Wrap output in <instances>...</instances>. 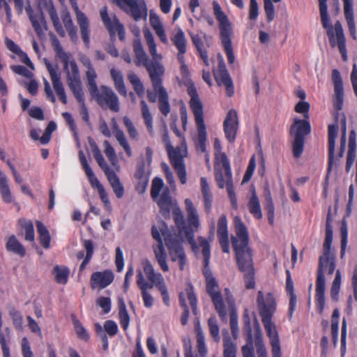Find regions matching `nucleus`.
<instances>
[{
  "instance_id": "nucleus-1",
  "label": "nucleus",
  "mask_w": 357,
  "mask_h": 357,
  "mask_svg": "<svg viewBox=\"0 0 357 357\" xmlns=\"http://www.w3.org/2000/svg\"><path fill=\"white\" fill-rule=\"evenodd\" d=\"M144 38L151 56V61L146 54L142 44L139 38L133 42V50L136 57V65L143 66L149 73L153 89L159 96V109L165 115L170 112L169 96L166 89L162 86V77L165 74V67L162 64V55L157 52V46L152 33L146 29L144 31Z\"/></svg>"
},
{
  "instance_id": "nucleus-2",
  "label": "nucleus",
  "mask_w": 357,
  "mask_h": 357,
  "mask_svg": "<svg viewBox=\"0 0 357 357\" xmlns=\"http://www.w3.org/2000/svg\"><path fill=\"white\" fill-rule=\"evenodd\" d=\"M79 61L86 68V79L87 82V88L91 97L103 109H110L112 112H118L119 111V100L117 95L112 88L101 85L98 89L96 79L98 75L91 63L90 59L84 55H79Z\"/></svg>"
},
{
  "instance_id": "nucleus-3",
  "label": "nucleus",
  "mask_w": 357,
  "mask_h": 357,
  "mask_svg": "<svg viewBox=\"0 0 357 357\" xmlns=\"http://www.w3.org/2000/svg\"><path fill=\"white\" fill-rule=\"evenodd\" d=\"M328 0H319V7L320 11L321 20L322 26L327 30V35L329 38V42L332 47L335 45V38L337 40V45L338 48L344 50V36L343 32V28L341 23L337 21L335 24V28L333 29L330 22V18L328 15Z\"/></svg>"
},
{
  "instance_id": "nucleus-4",
  "label": "nucleus",
  "mask_w": 357,
  "mask_h": 357,
  "mask_svg": "<svg viewBox=\"0 0 357 357\" xmlns=\"http://www.w3.org/2000/svg\"><path fill=\"white\" fill-rule=\"evenodd\" d=\"M335 268V258L333 255L321 256L319 260V268L316 282V300L318 307L321 311L324 307L325 278L324 271L332 275Z\"/></svg>"
},
{
  "instance_id": "nucleus-5",
  "label": "nucleus",
  "mask_w": 357,
  "mask_h": 357,
  "mask_svg": "<svg viewBox=\"0 0 357 357\" xmlns=\"http://www.w3.org/2000/svg\"><path fill=\"white\" fill-rule=\"evenodd\" d=\"M152 236L158 244L153 248L155 259L160 268L164 272H168L169 268L167 263V255L163 245L162 238L165 242V236H169V229L163 221H158L152 227Z\"/></svg>"
},
{
  "instance_id": "nucleus-6",
  "label": "nucleus",
  "mask_w": 357,
  "mask_h": 357,
  "mask_svg": "<svg viewBox=\"0 0 357 357\" xmlns=\"http://www.w3.org/2000/svg\"><path fill=\"white\" fill-rule=\"evenodd\" d=\"M51 43L56 56L59 58L63 66V70L66 75V81L80 78V73L76 61L70 53L64 51L60 41L55 36L50 37Z\"/></svg>"
},
{
  "instance_id": "nucleus-7",
  "label": "nucleus",
  "mask_w": 357,
  "mask_h": 357,
  "mask_svg": "<svg viewBox=\"0 0 357 357\" xmlns=\"http://www.w3.org/2000/svg\"><path fill=\"white\" fill-rule=\"evenodd\" d=\"M310 124L308 121L294 119L290 128V135L294 137L293 154L295 158H298L302 154L305 137L310 132Z\"/></svg>"
},
{
  "instance_id": "nucleus-8",
  "label": "nucleus",
  "mask_w": 357,
  "mask_h": 357,
  "mask_svg": "<svg viewBox=\"0 0 357 357\" xmlns=\"http://www.w3.org/2000/svg\"><path fill=\"white\" fill-rule=\"evenodd\" d=\"M206 291L209 294L219 317L227 321V309L216 280L211 275H206Z\"/></svg>"
},
{
  "instance_id": "nucleus-9",
  "label": "nucleus",
  "mask_w": 357,
  "mask_h": 357,
  "mask_svg": "<svg viewBox=\"0 0 357 357\" xmlns=\"http://www.w3.org/2000/svg\"><path fill=\"white\" fill-rule=\"evenodd\" d=\"M167 153L171 165L175 169L181 183L185 184L187 177L183 159L187 155L186 146H178L175 149L173 146H169L167 148Z\"/></svg>"
},
{
  "instance_id": "nucleus-10",
  "label": "nucleus",
  "mask_w": 357,
  "mask_h": 357,
  "mask_svg": "<svg viewBox=\"0 0 357 357\" xmlns=\"http://www.w3.org/2000/svg\"><path fill=\"white\" fill-rule=\"evenodd\" d=\"M185 211L187 213L188 227L183 231L189 243L193 247L196 246L194 238V233L199 227V219L197 211L193 205L192 200L189 198L185 199Z\"/></svg>"
},
{
  "instance_id": "nucleus-11",
  "label": "nucleus",
  "mask_w": 357,
  "mask_h": 357,
  "mask_svg": "<svg viewBox=\"0 0 357 357\" xmlns=\"http://www.w3.org/2000/svg\"><path fill=\"white\" fill-rule=\"evenodd\" d=\"M144 273L146 276L149 282L155 284V287L161 293L162 300L165 305H169V297L168 295L167 288L166 287L164 278L159 272H156L148 259H145L142 262Z\"/></svg>"
},
{
  "instance_id": "nucleus-12",
  "label": "nucleus",
  "mask_w": 357,
  "mask_h": 357,
  "mask_svg": "<svg viewBox=\"0 0 357 357\" xmlns=\"http://www.w3.org/2000/svg\"><path fill=\"white\" fill-rule=\"evenodd\" d=\"M165 245L169 250L172 261H178L180 270H183L186 262L183 248L177 236L175 234H172L169 231V236H165Z\"/></svg>"
},
{
  "instance_id": "nucleus-13",
  "label": "nucleus",
  "mask_w": 357,
  "mask_h": 357,
  "mask_svg": "<svg viewBox=\"0 0 357 357\" xmlns=\"http://www.w3.org/2000/svg\"><path fill=\"white\" fill-rule=\"evenodd\" d=\"M257 303L261 320L273 319V316L276 310L277 304L272 294H264L261 291H259Z\"/></svg>"
},
{
  "instance_id": "nucleus-14",
  "label": "nucleus",
  "mask_w": 357,
  "mask_h": 357,
  "mask_svg": "<svg viewBox=\"0 0 357 357\" xmlns=\"http://www.w3.org/2000/svg\"><path fill=\"white\" fill-rule=\"evenodd\" d=\"M234 250L239 270L241 272L254 271L252 250L250 247L248 245L239 246L235 243Z\"/></svg>"
},
{
  "instance_id": "nucleus-15",
  "label": "nucleus",
  "mask_w": 357,
  "mask_h": 357,
  "mask_svg": "<svg viewBox=\"0 0 357 357\" xmlns=\"http://www.w3.org/2000/svg\"><path fill=\"white\" fill-rule=\"evenodd\" d=\"M266 335L270 340L273 357H281V347L279 334L272 319L261 320Z\"/></svg>"
},
{
  "instance_id": "nucleus-16",
  "label": "nucleus",
  "mask_w": 357,
  "mask_h": 357,
  "mask_svg": "<svg viewBox=\"0 0 357 357\" xmlns=\"http://www.w3.org/2000/svg\"><path fill=\"white\" fill-rule=\"evenodd\" d=\"M25 10L38 36H43L44 35V30H47V22L43 11L40 10H33L30 3L25 7Z\"/></svg>"
},
{
  "instance_id": "nucleus-17",
  "label": "nucleus",
  "mask_w": 357,
  "mask_h": 357,
  "mask_svg": "<svg viewBox=\"0 0 357 357\" xmlns=\"http://www.w3.org/2000/svg\"><path fill=\"white\" fill-rule=\"evenodd\" d=\"M46 68L50 73L51 81L54 90L56 95L59 96L60 100L63 103H67V96L66 94L63 84L61 81V73L58 72L57 69L52 66V65L48 61H45Z\"/></svg>"
},
{
  "instance_id": "nucleus-18",
  "label": "nucleus",
  "mask_w": 357,
  "mask_h": 357,
  "mask_svg": "<svg viewBox=\"0 0 357 357\" xmlns=\"http://www.w3.org/2000/svg\"><path fill=\"white\" fill-rule=\"evenodd\" d=\"M224 132L226 138L229 142H234L236 139L238 128V119L235 109H230L223 123Z\"/></svg>"
},
{
  "instance_id": "nucleus-19",
  "label": "nucleus",
  "mask_w": 357,
  "mask_h": 357,
  "mask_svg": "<svg viewBox=\"0 0 357 357\" xmlns=\"http://www.w3.org/2000/svg\"><path fill=\"white\" fill-rule=\"evenodd\" d=\"M37 1L39 8L38 10H42L43 9H45L48 12L55 31L61 37H65L66 32L60 23L56 10L53 5L52 0H37Z\"/></svg>"
},
{
  "instance_id": "nucleus-20",
  "label": "nucleus",
  "mask_w": 357,
  "mask_h": 357,
  "mask_svg": "<svg viewBox=\"0 0 357 357\" xmlns=\"http://www.w3.org/2000/svg\"><path fill=\"white\" fill-rule=\"evenodd\" d=\"M136 282L142 291V296L143 298L144 306L149 308L153 306V298L148 292V289H151L155 287L153 282H149L145 280L143 272L141 270L137 271Z\"/></svg>"
},
{
  "instance_id": "nucleus-21",
  "label": "nucleus",
  "mask_w": 357,
  "mask_h": 357,
  "mask_svg": "<svg viewBox=\"0 0 357 357\" xmlns=\"http://www.w3.org/2000/svg\"><path fill=\"white\" fill-rule=\"evenodd\" d=\"M234 223L236 236L231 237L233 248L235 247V243L239 246L248 245L249 234L245 224L238 216L234 218Z\"/></svg>"
},
{
  "instance_id": "nucleus-22",
  "label": "nucleus",
  "mask_w": 357,
  "mask_h": 357,
  "mask_svg": "<svg viewBox=\"0 0 357 357\" xmlns=\"http://www.w3.org/2000/svg\"><path fill=\"white\" fill-rule=\"evenodd\" d=\"M213 75L218 84L225 86L228 96H233L234 93V84L226 66L218 67L217 69L213 71Z\"/></svg>"
},
{
  "instance_id": "nucleus-23",
  "label": "nucleus",
  "mask_w": 357,
  "mask_h": 357,
  "mask_svg": "<svg viewBox=\"0 0 357 357\" xmlns=\"http://www.w3.org/2000/svg\"><path fill=\"white\" fill-rule=\"evenodd\" d=\"M116 3L135 20L138 21L142 17L143 10L137 0H117Z\"/></svg>"
},
{
  "instance_id": "nucleus-24",
  "label": "nucleus",
  "mask_w": 357,
  "mask_h": 357,
  "mask_svg": "<svg viewBox=\"0 0 357 357\" xmlns=\"http://www.w3.org/2000/svg\"><path fill=\"white\" fill-rule=\"evenodd\" d=\"M218 237L224 252H229V242L227 229V220L225 215H221L218 221Z\"/></svg>"
},
{
  "instance_id": "nucleus-25",
  "label": "nucleus",
  "mask_w": 357,
  "mask_h": 357,
  "mask_svg": "<svg viewBox=\"0 0 357 357\" xmlns=\"http://www.w3.org/2000/svg\"><path fill=\"white\" fill-rule=\"evenodd\" d=\"M153 200L157 202L162 215L169 214L170 211L176 206V203L170 195L169 189L167 187L162 190L160 196L159 195L158 198Z\"/></svg>"
},
{
  "instance_id": "nucleus-26",
  "label": "nucleus",
  "mask_w": 357,
  "mask_h": 357,
  "mask_svg": "<svg viewBox=\"0 0 357 357\" xmlns=\"http://www.w3.org/2000/svg\"><path fill=\"white\" fill-rule=\"evenodd\" d=\"M213 13L219 22L220 36L226 33H232V28L227 16L222 11L220 4L214 1L213 2Z\"/></svg>"
},
{
  "instance_id": "nucleus-27",
  "label": "nucleus",
  "mask_w": 357,
  "mask_h": 357,
  "mask_svg": "<svg viewBox=\"0 0 357 357\" xmlns=\"http://www.w3.org/2000/svg\"><path fill=\"white\" fill-rule=\"evenodd\" d=\"M114 275L110 271H105L103 272H95L91 278V285L93 289H103L112 282Z\"/></svg>"
},
{
  "instance_id": "nucleus-28",
  "label": "nucleus",
  "mask_w": 357,
  "mask_h": 357,
  "mask_svg": "<svg viewBox=\"0 0 357 357\" xmlns=\"http://www.w3.org/2000/svg\"><path fill=\"white\" fill-rule=\"evenodd\" d=\"M75 13L76 15L77 24L80 29L82 38L86 47H89L90 43V29L89 20L84 13L81 12L79 10H75Z\"/></svg>"
},
{
  "instance_id": "nucleus-29",
  "label": "nucleus",
  "mask_w": 357,
  "mask_h": 357,
  "mask_svg": "<svg viewBox=\"0 0 357 357\" xmlns=\"http://www.w3.org/2000/svg\"><path fill=\"white\" fill-rule=\"evenodd\" d=\"M100 15L105 27L109 31V33L112 36L115 35L116 29L121 24L116 15H112V16H109L107 13V9L106 7H102L100 9Z\"/></svg>"
},
{
  "instance_id": "nucleus-30",
  "label": "nucleus",
  "mask_w": 357,
  "mask_h": 357,
  "mask_svg": "<svg viewBox=\"0 0 357 357\" xmlns=\"http://www.w3.org/2000/svg\"><path fill=\"white\" fill-rule=\"evenodd\" d=\"M190 107L195 116L197 126H205L204 120L203 105L199 98L190 100Z\"/></svg>"
},
{
  "instance_id": "nucleus-31",
  "label": "nucleus",
  "mask_w": 357,
  "mask_h": 357,
  "mask_svg": "<svg viewBox=\"0 0 357 357\" xmlns=\"http://www.w3.org/2000/svg\"><path fill=\"white\" fill-rule=\"evenodd\" d=\"M68 86L76 98L78 103H83L84 101V93L80 78L67 80Z\"/></svg>"
},
{
  "instance_id": "nucleus-32",
  "label": "nucleus",
  "mask_w": 357,
  "mask_h": 357,
  "mask_svg": "<svg viewBox=\"0 0 357 357\" xmlns=\"http://www.w3.org/2000/svg\"><path fill=\"white\" fill-rule=\"evenodd\" d=\"M68 86L76 98L78 103H83L84 101V93L80 78L67 80Z\"/></svg>"
},
{
  "instance_id": "nucleus-33",
  "label": "nucleus",
  "mask_w": 357,
  "mask_h": 357,
  "mask_svg": "<svg viewBox=\"0 0 357 357\" xmlns=\"http://www.w3.org/2000/svg\"><path fill=\"white\" fill-rule=\"evenodd\" d=\"M245 333L247 334L248 344L242 347L243 357H255L252 346V328L248 317H247L245 320Z\"/></svg>"
},
{
  "instance_id": "nucleus-34",
  "label": "nucleus",
  "mask_w": 357,
  "mask_h": 357,
  "mask_svg": "<svg viewBox=\"0 0 357 357\" xmlns=\"http://www.w3.org/2000/svg\"><path fill=\"white\" fill-rule=\"evenodd\" d=\"M140 107L142 116L147 128L148 132L151 137H153L154 135L153 116L151 114L149 107L144 100H142L140 101Z\"/></svg>"
},
{
  "instance_id": "nucleus-35",
  "label": "nucleus",
  "mask_w": 357,
  "mask_h": 357,
  "mask_svg": "<svg viewBox=\"0 0 357 357\" xmlns=\"http://www.w3.org/2000/svg\"><path fill=\"white\" fill-rule=\"evenodd\" d=\"M110 75L114 82V87L118 93L123 96H127V90L124 83L123 74L121 71L117 70L114 68L110 70Z\"/></svg>"
},
{
  "instance_id": "nucleus-36",
  "label": "nucleus",
  "mask_w": 357,
  "mask_h": 357,
  "mask_svg": "<svg viewBox=\"0 0 357 357\" xmlns=\"http://www.w3.org/2000/svg\"><path fill=\"white\" fill-rule=\"evenodd\" d=\"M105 175L116 197L119 199L122 198L124 195V188L116 174L112 170Z\"/></svg>"
},
{
  "instance_id": "nucleus-37",
  "label": "nucleus",
  "mask_w": 357,
  "mask_h": 357,
  "mask_svg": "<svg viewBox=\"0 0 357 357\" xmlns=\"http://www.w3.org/2000/svg\"><path fill=\"white\" fill-rule=\"evenodd\" d=\"M337 126L336 125H330L328 126V166L331 168L334 158L335 147V138L337 134Z\"/></svg>"
},
{
  "instance_id": "nucleus-38",
  "label": "nucleus",
  "mask_w": 357,
  "mask_h": 357,
  "mask_svg": "<svg viewBox=\"0 0 357 357\" xmlns=\"http://www.w3.org/2000/svg\"><path fill=\"white\" fill-rule=\"evenodd\" d=\"M223 335V357H236L237 347L233 342L227 331L222 332Z\"/></svg>"
},
{
  "instance_id": "nucleus-39",
  "label": "nucleus",
  "mask_w": 357,
  "mask_h": 357,
  "mask_svg": "<svg viewBox=\"0 0 357 357\" xmlns=\"http://www.w3.org/2000/svg\"><path fill=\"white\" fill-rule=\"evenodd\" d=\"M200 185L206 210L207 211H209L212 206L213 195L211 193V188L206 178L202 177L200 178Z\"/></svg>"
},
{
  "instance_id": "nucleus-40",
  "label": "nucleus",
  "mask_w": 357,
  "mask_h": 357,
  "mask_svg": "<svg viewBox=\"0 0 357 357\" xmlns=\"http://www.w3.org/2000/svg\"><path fill=\"white\" fill-rule=\"evenodd\" d=\"M333 241V227L331 225V221L330 219V213L328 214L326 224V236L324 243V255L323 256H329L332 255L331 254V246Z\"/></svg>"
},
{
  "instance_id": "nucleus-41",
  "label": "nucleus",
  "mask_w": 357,
  "mask_h": 357,
  "mask_svg": "<svg viewBox=\"0 0 357 357\" xmlns=\"http://www.w3.org/2000/svg\"><path fill=\"white\" fill-rule=\"evenodd\" d=\"M287 278L286 281V289L289 296V314L291 317L296 306V296L294 291V282L291 279L289 271H287Z\"/></svg>"
},
{
  "instance_id": "nucleus-42",
  "label": "nucleus",
  "mask_w": 357,
  "mask_h": 357,
  "mask_svg": "<svg viewBox=\"0 0 357 357\" xmlns=\"http://www.w3.org/2000/svg\"><path fill=\"white\" fill-rule=\"evenodd\" d=\"M6 249L8 251L13 252L20 257H24L26 254L24 246L17 239L15 236H10L6 243Z\"/></svg>"
},
{
  "instance_id": "nucleus-43",
  "label": "nucleus",
  "mask_w": 357,
  "mask_h": 357,
  "mask_svg": "<svg viewBox=\"0 0 357 357\" xmlns=\"http://www.w3.org/2000/svg\"><path fill=\"white\" fill-rule=\"evenodd\" d=\"M63 23L73 41L77 40V29L74 26L70 15L68 11H63L61 14Z\"/></svg>"
},
{
  "instance_id": "nucleus-44",
  "label": "nucleus",
  "mask_w": 357,
  "mask_h": 357,
  "mask_svg": "<svg viewBox=\"0 0 357 357\" xmlns=\"http://www.w3.org/2000/svg\"><path fill=\"white\" fill-rule=\"evenodd\" d=\"M172 41L179 52H186L187 40L185 36V33L181 29V28L178 27L176 29L175 34L172 38Z\"/></svg>"
},
{
  "instance_id": "nucleus-45",
  "label": "nucleus",
  "mask_w": 357,
  "mask_h": 357,
  "mask_svg": "<svg viewBox=\"0 0 357 357\" xmlns=\"http://www.w3.org/2000/svg\"><path fill=\"white\" fill-rule=\"evenodd\" d=\"M198 135L196 139V148L197 151L206 153L207 134L206 126H197Z\"/></svg>"
},
{
  "instance_id": "nucleus-46",
  "label": "nucleus",
  "mask_w": 357,
  "mask_h": 357,
  "mask_svg": "<svg viewBox=\"0 0 357 357\" xmlns=\"http://www.w3.org/2000/svg\"><path fill=\"white\" fill-rule=\"evenodd\" d=\"M231 33H226L221 35L222 43L227 56L228 62L230 64H233L235 61V56L233 52V48L231 41Z\"/></svg>"
},
{
  "instance_id": "nucleus-47",
  "label": "nucleus",
  "mask_w": 357,
  "mask_h": 357,
  "mask_svg": "<svg viewBox=\"0 0 357 357\" xmlns=\"http://www.w3.org/2000/svg\"><path fill=\"white\" fill-rule=\"evenodd\" d=\"M128 79L132 85L133 89L137 95L142 98L144 95V86L139 77L133 72L130 71L128 74Z\"/></svg>"
},
{
  "instance_id": "nucleus-48",
  "label": "nucleus",
  "mask_w": 357,
  "mask_h": 357,
  "mask_svg": "<svg viewBox=\"0 0 357 357\" xmlns=\"http://www.w3.org/2000/svg\"><path fill=\"white\" fill-rule=\"evenodd\" d=\"M90 144L92 149L93 157L96 162H98V165L103 170L105 174H107L109 172L112 171V169H111L107 165L100 149H98L96 143L93 142H90Z\"/></svg>"
},
{
  "instance_id": "nucleus-49",
  "label": "nucleus",
  "mask_w": 357,
  "mask_h": 357,
  "mask_svg": "<svg viewBox=\"0 0 357 357\" xmlns=\"http://www.w3.org/2000/svg\"><path fill=\"white\" fill-rule=\"evenodd\" d=\"M52 273L58 283L65 284L68 282L70 270L66 266L56 265L54 267Z\"/></svg>"
},
{
  "instance_id": "nucleus-50",
  "label": "nucleus",
  "mask_w": 357,
  "mask_h": 357,
  "mask_svg": "<svg viewBox=\"0 0 357 357\" xmlns=\"http://www.w3.org/2000/svg\"><path fill=\"white\" fill-rule=\"evenodd\" d=\"M248 208L250 213L257 219H261L262 218V213L259 204V200L254 192L248 203Z\"/></svg>"
},
{
  "instance_id": "nucleus-51",
  "label": "nucleus",
  "mask_w": 357,
  "mask_h": 357,
  "mask_svg": "<svg viewBox=\"0 0 357 357\" xmlns=\"http://www.w3.org/2000/svg\"><path fill=\"white\" fill-rule=\"evenodd\" d=\"M215 162L217 164H222L224 170L226 171L227 179L232 178L231 171L230 167V162L224 152L217 153L215 154Z\"/></svg>"
},
{
  "instance_id": "nucleus-52",
  "label": "nucleus",
  "mask_w": 357,
  "mask_h": 357,
  "mask_svg": "<svg viewBox=\"0 0 357 357\" xmlns=\"http://www.w3.org/2000/svg\"><path fill=\"white\" fill-rule=\"evenodd\" d=\"M19 225L25 231V239L29 241H33L35 238L34 229L31 221L20 219Z\"/></svg>"
},
{
  "instance_id": "nucleus-53",
  "label": "nucleus",
  "mask_w": 357,
  "mask_h": 357,
  "mask_svg": "<svg viewBox=\"0 0 357 357\" xmlns=\"http://www.w3.org/2000/svg\"><path fill=\"white\" fill-rule=\"evenodd\" d=\"M198 242L204 257V262L205 267L208 266L211 257V246L209 242L204 237H199Z\"/></svg>"
},
{
  "instance_id": "nucleus-54",
  "label": "nucleus",
  "mask_w": 357,
  "mask_h": 357,
  "mask_svg": "<svg viewBox=\"0 0 357 357\" xmlns=\"http://www.w3.org/2000/svg\"><path fill=\"white\" fill-rule=\"evenodd\" d=\"M342 282L341 273L339 270H337L335 273V277L333 282V284L331 289V298L334 301L337 300L338 294L340 289Z\"/></svg>"
},
{
  "instance_id": "nucleus-55",
  "label": "nucleus",
  "mask_w": 357,
  "mask_h": 357,
  "mask_svg": "<svg viewBox=\"0 0 357 357\" xmlns=\"http://www.w3.org/2000/svg\"><path fill=\"white\" fill-rule=\"evenodd\" d=\"M172 209L174 222L179 229V232L183 234V231L185 228L183 213L180 208L177 206V205Z\"/></svg>"
},
{
  "instance_id": "nucleus-56",
  "label": "nucleus",
  "mask_w": 357,
  "mask_h": 357,
  "mask_svg": "<svg viewBox=\"0 0 357 357\" xmlns=\"http://www.w3.org/2000/svg\"><path fill=\"white\" fill-rule=\"evenodd\" d=\"M163 181L158 177H155L152 181L151 196L153 199H155L160 195V192L164 190Z\"/></svg>"
},
{
  "instance_id": "nucleus-57",
  "label": "nucleus",
  "mask_w": 357,
  "mask_h": 357,
  "mask_svg": "<svg viewBox=\"0 0 357 357\" xmlns=\"http://www.w3.org/2000/svg\"><path fill=\"white\" fill-rule=\"evenodd\" d=\"M195 330L197 332V342L198 351L202 356H204L206 354L207 350L205 344V337L204 333L202 332L199 326H197Z\"/></svg>"
},
{
  "instance_id": "nucleus-58",
  "label": "nucleus",
  "mask_w": 357,
  "mask_h": 357,
  "mask_svg": "<svg viewBox=\"0 0 357 357\" xmlns=\"http://www.w3.org/2000/svg\"><path fill=\"white\" fill-rule=\"evenodd\" d=\"M116 139L119 142V144L122 146L126 153L128 157L132 156V151L130 146L127 141L126 135L123 131H118V132L114 135Z\"/></svg>"
},
{
  "instance_id": "nucleus-59",
  "label": "nucleus",
  "mask_w": 357,
  "mask_h": 357,
  "mask_svg": "<svg viewBox=\"0 0 357 357\" xmlns=\"http://www.w3.org/2000/svg\"><path fill=\"white\" fill-rule=\"evenodd\" d=\"M210 333L216 342L220 340L219 326L215 317H211L208 320Z\"/></svg>"
},
{
  "instance_id": "nucleus-60",
  "label": "nucleus",
  "mask_w": 357,
  "mask_h": 357,
  "mask_svg": "<svg viewBox=\"0 0 357 357\" xmlns=\"http://www.w3.org/2000/svg\"><path fill=\"white\" fill-rule=\"evenodd\" d=\"M123 121L130 137L133 139H137L138 132L132 121L128 116H124Z\"/></svg>"
},
{
  "instance_id": "nucleus-61",
  "label": "nucleus",
  "mask_w": 357,
  "mask_h": 357,
  "mask_svg": "<svg viewBox=\"0 0 357 357\" xmlns=\"http://www.w3.org/2000/svg\"><path fill=\"white\" fill-rule=\"evenodd\" d=\"M105 147V153L107 157L108 160L112 165H114L117 162V158L114 149L111 146L107 140L103 142Z\"/></svg>"
},
{
  "instance_id": "nucleus-62",
  "label": "nucleus",
  "mask_w": 357,
  "mask_h": 357,
  "mask_svg": "<svg viewBox=\"0 0 357 357\" xmlns=\"http://www.w3.org/2000/svg\"><path fill=\"white\" fill-rule=\"evenodd\" d=\"M215 180L218 183V186L220 188H223L225 187L227 188V177H226V171H223L222 169H218V167H215Z\"/></svg>"
},
{
  "instance_id": "nucleus-63",
  "label": "nucleus",
  "mask_w": 357,
  "mask_h": 357,
  "mask_svg": "<svg viewBox=\"0 0 357 357\" xmlns=\"http://www.w3.org/2000/svg\"><path fill=\"white\" fill-rule=\"evenodd\" d=\"M73 324H74L75 330L76 331L77 336L80 339L88 340L89 335H88L86 329L84 328V326L79 322V321L76 319H73Z\"/></svg>"
},
{
  "instance_id": "nucleus-64",
  "label": "nucleus",
  "mask_w": 357,
  "mask_h": 357,
  "mask_svg": "<svg viewBox=\"0 0 357 357\" xmlns=\"http://www.w3.org/2000/svg\"><path fill=\"white\" fill-rule=\"evenodd\" d=\"M97 305L107 314L111 310V300L108 297L100 296L96 301Z\"/></svg>"
}]
</instances>
